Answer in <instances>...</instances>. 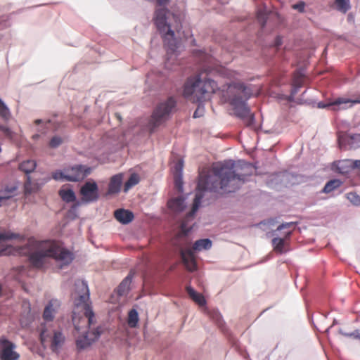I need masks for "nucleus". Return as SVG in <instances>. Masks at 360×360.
Returning a JSON list of instances; mask_svg holds the SVG:
<instances>
[{
	"label": "nucleus",
	"mask_w": 360,
	"mask_h": 360,
	"mask_svg": "<svg viewBox=\"0 0 360 360\" xmlns=\"http://www.w3.org/2000/svg\"><path fill=\"white\" fill-rule=\"evenodd\" d=\"M256 170L255 165L243 160H239L236 164L235 161L228 160L214 166L212 173L198 181L191 209L182 219V230L186 233L192 231L193 227L187 226L201 206L205 192L219 193L221 191L222 193H234L245 183L251 181V176Z\"/></svg>",
	"instance_id": "obj_1"
},
{
	"label": "nucleus",
	"mask_w": 360,
	"mask_h": 360,
	"mask_svg": "<svg viewBox=\"0 0 360 360\" xmlns=\"http://www.w3.org/2000/svg\"><path fill=\"white\" fill-rule=\"evenodd\" d=\"M216 82L210 78L202 79L200 75L187 79L183 86L184 97L192 102L205 101V94L209 91L214 92Z\"/></svg>",
	"instance_id": "obj_2"
},
{
	"label": "nucleus",
	"mask_w": 360,
	"mask_h": 360,
	"mask_svg": "<svg viewBox=\"0 0 360 360\" xmlns=\"http://www.w3.org/2000/svg\"><path fill=\"white\" fill-rule=\"evenodd\" d=\"M231 86L238 91L231 96L229 103L236 117H244L250 111L248 101L252 96V89L243 82H233Z\"/></svg>",
	"instance_id": "obj_3"
},
{
	"label": "nucleus",
	"mask_w": 360,
	"mask_h": 360,
	"mask_svg": "<svg viewBox=\"0 0 360 360\" xmlns=\"http://www.w3.org/2000/svg\"><path fill=\"white\" fill-rule=\"evenodd\" d=\"M177 101L174 96H169L165 101L160 102L154 109L147 128L153 133L162 123L170 117L174 109L176 108Z\"/></svg>",
	"instance_id": "obj_4"
},
{
	"label": "nucleus",
	"mask_w": 360,
	"mask_h": 360,
	"mask_svg": "<svg viewBox=\"0 0 360 360\" xmlns=\"http://www.w3.org/2000/svg\"><path fill=\"white\" fill-rule=\"evenodd\" d=\"M171 13L166 8L157 9L155 12L154 22L158 31L162 34L164 38L167 37H174L175 33L171 27V25L168 22V15Z\"/></svg>",
	"instance_id": "obj_5"
},
{
	"label": "nucleus",
	"mask_w": 360,
	"mask_h": 360,
	"mask_svg": "<svg viewBox=\"0 0 360 360\" xmlns=\"http://www.w3.org/2000/svg\"><path fill=\"white\" fill-rule=\"evenodd\" d=\"M51 258L59 263L60 269L69 266L75 259L72 252L64 247L57 245L50 246Z\"/></svg>",
	"instance_id": "obj_6"
},
{
	"label": "nucleus",
	"mask_w": 360,
	"mask_h": 360,
	"mask_svg": "<svg viewBox=\"0 0 360 360\" xmlns=\"http://www.w3.org/2000/svg\"><path fill=\"white\" fill-rule=\"evenodd\" d=\"M210 317L212 320L221 329L223 333L226 336L232 347H234L238 353H240L241 355H243V349L240 347L238 340L234 338L231 333L226 328L225 323L223 320V317L221 313L218 310H213L210 313Z\"/></svg>",
	"instance_id": "obj_7"
},
{
	"label": "nucleus",
	"mask_w": 360,
	"mask_h": 360,
	"mask_svg": "<svg viewBox=\"0 0 360 360\" xmlns=\"http://www.w3.org/2000/svg\"><path fill=\"white\" fill-rule=\"evenodd\" d=\"M93 171V167L82 164H75L65 168V172L68 173L70 182H79L83 181Z\"/></svg>",
	"instance_id": "obj_8"
},
{
	"label": "nucleus",
	"mask_w": 360,
	"mask_h": 360,
	"mask_svg": "<svg viewBox=\"0 0 360 360\" xmlns=\"http://www.w3.org/2000/svg\"><path fill=\"white\" fill-rule=\"evenodd\" d=\"M82 201L89 204L97 201L99 198V189L98 184L94 180L86 181L80 188Z\"/></svg>",
	"instance_id": "obj_9"
},
{
	"label": "nucleus",
	"mask_w": 360,
	"mask_h": 360,
	"mask_svg": "<svg viewBox=\"0 0 360 360\" xmlns=\"http://www.w3.org/2000/svg\"><path fill=\"white\" fill-rule=\"evenodd\" d=\"M16 345L6 336L0 338V360H18L20 354L15 351Z\"/></svg>",
	"instance_id": "obj_10"
},
{
	"label": "nucleus",
	"mask_w": 360,
	"mask_h": 360,
	"mask_svg": "<svg viewBox=\"0 0 360 360\" xmlns=\"http://www.w3.org/2000/svg\"><path fill=\"white\" fill-rule=\"evenodd\" d=\"M50 247L38 248L29 254L28 259L30 264L35 268H42L46 260L51 258Z\"/></svg>",
	"instance_id": "obj_11"
},
{
	"label": "nucleus",
	"mask_w": 360,
	"mask_h": 360,
	"mask_svg": "<svg viewBox=\"0 0 360 360\" xmlns=\"http://www.w3.org/2000/svg\"><path fill=\"white\" fill-rule=\"evenodd\" d=\"M338 142L340 148L346 149L347 147L350 149H356L360 148V134H339Z\"/></svg>",
	"instance_id": "obj_12"
},
{
	"label": "nucleus",
	"mask_w": 360,
	"mask_h": 360,
	"mask_svg": "<svg viewBox=\"0 0 360 360\" xmlns=\"http://www.w3.org/2000/svg\"><path fill=\"white\" fill-rule=\"evenodd\" d=\"M79 290L82 293H79L77 297L74 299V306L77 308L82 307L85 311L86 304H89L88 301L90 298V292L87 282L82 281L81 285L78 287Z\"/></svg>",
	"instance_id": "obj_13"
},
{
	"label": "nucleus",
	"mask_w": 360,
	"mask_h": 360,
	"mask_svg": "<svg viewBox=\"0 0 360 360\" xmlns=\"http://www.w3.org/2000/svg\"><path fill=\"white\" fill-rule=\"evenodd\" d=\"M354 160L350 159L334 161L332 163V169L342 174H349L354 169Z\"/></svg>",
	"instance_id": "obj_14"
},
{
	"label": "nucleus",
	"mask_w": 360,
	"mask_h": 360,
	"mask_svg": "<svg viewBox=\"0 0 360 360\" xmlns=\"http://www.w3.org/2000/svg\"><path fill=\"white\" fill-rule=\"evenodd\" d=\"M186 198L187 196L184 195H180L171 198L167 202L168 208L176 214L184 212L187 207V204L186 202Z\"/></svg>",
	"instance_id": "obj_15"
},
{
	"label": "nucleus",
	"mask_w": 360,
	"mask_h": 360,
	"mask_svg": "<svg viewBox=\"0 0 360 360\" xmlns=\"http://www.w3.org/2000/svg\"><path fill=\"white\" fill-rule=\"evenodd\" d=\"M123 181V174L118 173L112 176L110 179L107 195H115L120 192Z\"/></svg>",
	"instance_id": "obj_16"
},
{
	"label": "nucleus",
	"mask_w": 360,
	"mask_h": 360,
	"mask_svg": "<svg viewBox=\"0 0 360 360\" xmlns=\"http://www.w3.org/2000/svg\"><path fill=\"white\" fill-rule=\"evenodd\" d=\"M114 217L120 224L127 225L133 221L134 219V214L133 212L129 210L120 208L115 211Z\"/></svg>",
	"instance_id": "obj_17"
},
{
	"label": "nucleus",
	"mask_w": 360,
	"mask_h": 360,
	"mask_svg": "<svg viewBox=\"0 0 360 360\" xmlns=\"http://www.w3.org/2000/svg\"><path fill=\"white\" fill-rule=\"evenodd\" d=\"M292 235V231H288L284 233V237L280 238L278 236L274 237L272 239V245L274 247V250L279 253L283 254L286 252L285 245H286V239L290 238Z\"/></svg>",
	"instance_id": "obj_18"
},
{
	"label": "nucleus",
	"mask_w": 360,
	"mask_h": 360,
	"mask_svg": "<svg viewBox=\"0 0 360 360\" xmlns=\"http://www.w3.org/2000/svg\"><path fill=\"white\" fill-rule=\"evenodd\" d=\"M134 274L130 272L119 284L116 289L118 296H123L128 293L130 290V285L132 282Z\"/></svg>",
	"instance_id": "obj_19"
},
{
	"label": "nucleus",
	"mask_w": 360,
	"mask_h": 360,
	"mask_svg": "<svg viewBox=\"0 0 360 360\" xmlns=\"http://www.w3.org/2000/svg\"><path fill=\"white\" fill-rule=\"evenodd\" d=\"M186 291L189 297L191 298L199 306L202 307L207 304L206 300L204 296L198 292L191 285L186 286Z\"/></svg>",
	"instance_id": "obj_20"
},
{
	"label": "nucleus",
	"mask_w": 360,
	"mask_h": 360,
	"mask_svg": "<svg viewBox=\"0 0 360 360\" xmlns=\"http://www.w3.org/2000/svg\"><path fill=\"white\" fill-rule=\"evenodd\" d=\"M212 246V241L210 238H202L195 241L193 250H190L188 252L192 254L193 251L201 252L203 250H208Z\"/></svg>",
	"instance_id": "obj_21"
},
{
	"label": "nucleus",
	"mask_w": 360,
	"mask_h": 360,
	"mask_svg": "<svg viewBox=\"0 0 360 360\" xmlns=\"http://www.w3.org/2000/svg\"><path fill=\"white\" fill-rule=\"evenodd\" d=\"M93 343L89 337V330L84 332L82 336L79 337L75 341V345L78 350H84L91 346Z\"/></svg>",
	"instance_id": "obj_22"
},
{
	"label": "nucleus",
	"mask_w": 360,
	"mask_h": 360,
	"mask_svg": "<svg viewBox=\"0 0 360 360\" xmlns=\"http://www.w3.org/2000/svg\"><path fill=\"white\" fill-rule=\"evenodd\" d=\"M60 198L66 203L73 202L77 200L75 192L72 188L62 187L58 191Z\"/></svg>",
	"instance_id": "obj_23"
},
{
	"label": "nucleus",
	"mask_w": 360,
	"mask_h": 360,
	"mask_svg": "<svg viewBox=\"0 0 360 360\" xmlns=\"http://www.w3.org/2000/svg\"><path fill=\"white\" fill-rule=\"evenodd\" d=\"M65 338L60 331H55L51 344V349L53 352H58L64 344Z\"/></svg>",
	"instance_id": "obj_24"
},
{
	"label": "nucleus",
	"mask_w": 360,
	"mask_h": 360,
	"mask_svg": "<svg viewBox=\"0 0 360 360\" xmlns=\"http://www.w3.org/2000/svg\"><path fill=\"white\" fill-rule=\"evenodd\" d=\"M37 162L34 160H26L19 164V170L25 172V174H30L37 168Z\"/></svg>",
	"instance_id": "obj_25"
},
{
	"label": "nucleus",
	"mask_w": 360,
	"mask_h": 360,
	"mask_svg": "<svg viewBox=\"0 0 360 360\" xmlns=\"http://www.w3.org/2000/svg\"><path fill=\"white\" fill-rule=\"evenodd\" d=\"M342 184L341 180L338 179H333L328 181L322 190L320 191L321 193H330L339 188Z\"/></svg>",
	"instance_id": "obj_26"
},
{
	"label": "nucleus",
	"mask_w": 360,
	"mask_h": 360,
	"mask_svg": "<svg viewBox=\"0 0 360 360\" xmlns=\"http://www.w3.org/2000/svg\"><path fill=\"white\" fill-rule=\"evenodd\" d=\"M304 74L302 72L301 70L297 71V75L294 78L293 82L292 84L291 91L292 94H297L300 91V88L304 84Z\"/></svg>",
	"instance_id": "obj_27"
},
{
	"label": "nucleus",
	"mask_w": 360,
	"mask_h": 360,
	"mask_svg": "<svg viewBox=\"0 0 360 360\" xmlns=\"http://www.w3.org/2000/svg\"><path fill=\"white\" fill-rule=\"evenodd\" d=\"M21 236L19 233H13L11 231H0V243L12 240L14 239L20 238ZM6 250L1 249L0 250V256L5 254Z\"/></svg>",
	"instance_id": "obj_28"
},
{
	"label": "nucleus",
	"mask_w": 360,
	"mask_h": 360,
	"mask_svg": "<svg viewBox=\"0 0 360 360\" xmlns=\"http://www.w3.org/2000/svg\"><path fill=\"white\" fill-rule=\"evenodd\" d=\"M338 101V98L335 99L333 101L324 102L320 101L317 103V107L321 109L328 108L331 109L333 110H339L342 109H346V107L342 106V104L337 103Z\"/></svg>",
	"instance_id": "obj_29"
},
{
	"label": "nucleus",
	"mask_w": 360,
	"mask_h": 360,
	"mask_svg": "<svg viewBox=\"0 0 360 360\" xmlns=\"http://www.w3.org/2000/svg\"><path fill=\"white\" fill-rule=\"evenodd\" d=\"M139 181L140 177L137 174L133 173L130 174L128 179L124 184L123 191L127 193L133 186L137 185Z\"/></svg>",
	"instance_id": "obj_30"
},
{
	"label": "nucleus",
	"mask_w": 360,
	"mask_h": 360,
	"mask_svg": "<svg viewBox=\"0 0 360 360\" xmlns=\"http://www.w3.org/2000/svg\"><path fill=\"white\" fill-rule=\"evenodd\" d=\"M84 314L88 319L87 328L90 330L91 326L96 322L94 311L90 304H86Z\"/></svg>",
	"instance_id": "obj_31"
},
{
	"label": "nucleus",
	"mask_w": 360,
	"mask_h": 360,
	"mask_svg": "<svg viewBox=\"0 0 360 360\" xmlns=\"http://www.w3.org/2000/svg\"><path fill=\"white\" fill-rule=\"evenodd\" d=\"M336 9L342 13H346L351 8L350 0H335Z\"/></svg>",
	"instance_id": "obj_32"
},
{
	"label": "nucleus",
	"mask_w": 360,
	"mask_h": 360,
	"mask_svg": "<svg viewBox=\"0 0 360 360\" xmlns=\"http://www.w3.org/2000/svg\"><path fill=\"white\" fill-rule=\"evenodd\" d=\"M87 330H89V334H91L92 335V337L90 338L91 339L92 342L94 343L99 340L101 335L103 333L104 326L102 325H99L95 328H91L90 330L87 329Z\"/></svg>",
	"instance_id": "obj_33"
},
{
	"label": "nucleus",
	"mask_w": 360,
	"mask_h": 360,
	"mask_svg": "<svg viewBox=\"0 0 360 360\" xmlns=\"http://www.w3.org/2000/svg\"><path fill=\"white\" fill-rule=\"evenodd\" d=\"M139 313L136 309H131L128 314V325L131 328H135L139 322Z\"/></svg>",
	"instance_id": "obj_34"
},
{
	"label": "nucleus",
	"mask_w": 360,
	"mask_h": 360,
	"mask_svg": "<svg viewBox=\"0 0 360 360\" xmlns=\"http://www.w3.org/2000/svg\"><path fill=\"white\" fill-rule=\"evenodd\" d=\"M0 117L5 121L9 120L11 117L8 107L1 98H0Z\"/></svg>",
	"instance_id": "obj_35"
},
{
	"label": "nucleus",
	"mask_w": 360,
	"mask_h": 360,
	"mask_svg": "<svg viewBox=\"0 0 360 360\" xmlns=\"http://www.w3.org/2000/svg\"><path fill=\"white\" fill-rule=\"evenodd\" d=\"M269 18V13L265 9H260L257 13V19L261 27H265Z\"/></svg>",
	"instance_id": "obj_36"
},
{
	"label": "nucleus",
	"mask_w": 360,
	"mask_h": 360,
	"mask_svg": "<svg viewBox=\"0 0 360 360\" xmlns=\"http://www.w3.org/2000/svg\"><path fill=\"white\" fill-rule=\"evenodd\" d=\"M337 103L342 104V106H345L346 108L352 107L354 104L360 103V96L355 99L340 97Z\"/></svg>",
	"instance_id": "obj_37"
},
{
	"label": "nucleus",
	"mask_w": 360,
	"mask_h": 360,
	"mask_svg": "<svg viewBox=\"0 0 360 360\" xmlns=\"http://www.w3.org/2000/svg\"><path fill=\"white\" fill-rule=\"evenodd\" d=\"M69 176V174L65 172V169H63V171L60 169L56 170L52 174L53 179L56 181H70V179L68 178Z\"/></svg>",
	"instance_id": "obj_38"
},
{
	"label": "nucleus",
	"mask_w": 360,
	"mask_h": 360,
	"mask_svg": "<svg viewBox=\"0 0 360 360\" xmlns=\"http://www.w3.org/2000/svg\"><path fill=\"white\" fill-rule=\"evenodd\" d=\"M53 306L51 303H49L44 310L43 318L46 321H51L53 319Z\"/></svg>",
	"instance_id": "obj_39"
},
{
	"label": "nucleus",
	"mask_w": 360,
	"mask_h": 360,
	"mask_svg": "<svg viewBox=\"0 0 360 360\" xmlns=\"http://www.w3.org/2000/svg\"><path fill=\"white\" fill-rule=\"evenodd\" d=\"M346 197L352 205L360 206V196L356 192H349Z\"/></svg>",
	"instance_id": "obj_40"
},
{
	"label": "nucleus",
	"mask_w": 360,
	"mask_h": 360,
	"mask_svg": "<svg viewBox=\"0 0 360 360\" xmlns=\"http://www.w3.org/2000/svg\"><path fill=\"white\" fill-rule=\"evenodd\" d=\"M174 186L179 193L184 192L183 176L180 174L174 176Z\"/></svg>",
	"instance_id": "obj_41"
},
{
	"label": "nucleus",
	"mask_w": 360,
	"mask_h": 360,
	"mask_svg": "<svg viewBox=\"0 0 360 360\" xmlns=\"http://www.w3.org/2000/svg\"><path fill=\"white\" fill-rule=\"evenodd\" d=\"M245 122L247 127H252L254 125L255 122V115L251 113V110L244 117H238Z\"/></svg>",
	"instance_id": "obj_42"
},
{
	"label": "nucleus",
	"mask_w": 360,
	"mask_h": 360,
	"mask_svg": "<svg viewBox=\"0 0 360 360\" xmlns=\"http://www.w3.org/2000/svg\"><path fill=\"white\" fill-rule=\"evenodd\" d=\"M63 142V139L58 135L53 136L49 141V146L51 148H57Z\"/></svg>",
	"instance_id": "obj_43"
},
{
	"label": "nucleus",
	"mask_w": 360,
	"mask_h": 360,
	"mask_svg": "<svg viewBox=\"0 0 360 360\" xmlns=\"http://www.w3.org/2000/svg\"><path fill=\"white\" fill-rule=\"evenodd\" d=\"M339 333L345 337L352 338L360 340V329H356L351 333H347L343 331L342 328H340Z\"/></svg>",
	"instance_id": "obj_44"
},
{
	"label": "nucleus",
	"mask_w": 360,
	"mask_h": 360,
	"mask_svg": "<svg viewBox=\"0 0 360 360\" xmlns=\"http://www.w3.org/2000/svg\"><path fill=\"white\" fill-rule=\"evenodd\" d=\"M203 102H194L195 103H198V108L193 112V118H198L203 115L204 113V107H203Z\"/></svg>",
	"instance_id": "obj_45"
},
{
	"label": "nucleus",
	"mask_w": 360,
	"mask_h": 360,
	"mask_svg": "<svg viewBox=\"0 0 360 360\" xmlns=\"http://www.w3.org/2000/svg\"><path fill=\"white\" fill-rule=\"evenodd\" d=\"M297 225L296 223L295 222H285V223H282L281 224H280L276 230H275L273 233H272V235L273 236H275V235H277L276 234V232L277 231H280L281 230H283V229H288V228H290L292 226H294L295 227Z\"/></svg>",
	"instance_id": "obj_46"
},
{
	"label": "nucleus",
	"mask_w": 360,
	"mask_h": 360,
	"mask_svg": "<svg viewBox=\"0 0 360 360\" xmlns=\"http://www.w3.org/2000/svg\"><path fill=\"white\" fill-rule=\"evenodd\" d=\"M184 160H179L174 165V176L181 174L183 176Z\"/></svg>",
	"instance_id": "obj_47"
},
{
	"label": "nucleus",
	"mask_w": 360,
	"mask_h": 360,
	"mask_svg": "<svg viewBox=\"0 0 360 360\" xmlns=\"http://www.w3.org/2000/svg\"><path fill=\"white\" fill-rule=\"evenodd\" d=\"M73 204L71 205L68 212L70 215H74V217H77L76 212L78 207L81 205V202L79 200H76L72 202Z\"/></svg>",
	"instance_id": "obj_48"
},
{
	"label": "nucleus",
	"mask_w": 360,
	"mask_h": 360,
	"mask_svg": "<svg viewBox=\"0 0 360 360\" xmlns=\"http://www.w3.org/2000/svg\"><path fill=\"white\" fill-rule=\"evenodd\" d=\"M0 131L2 132L4 134V135L8 138H12V136H13L12 130L9 127H8L5 125L1 124H0Z\"/></svg>",
	"instance_id": "obj_49"
},
{
	"label": "nucleus",
	"mask_w": 360,
	"mask_h": 360,
	"mask_svg": "<svg viewBox=\"0 0 360 360\" xmlns=\"http://www.w3.org/2000/svg\"><path fill=\"white\" fill-rule=\"evenodd\" d=\"M306 4L303 1H300L297 4H295L292 6V8L294 10H297L300 13H304L305 8Z\"/></svg>",
	"instance_id": "obj_50"
},
{
	"label": "nucleus",
	"mask_w": 360,
	"mask_h": 360,
	"mask_svg": "<svg viewBox=\"0 0 360 360\" xmlns=\"http://www.w3.org/2000/svg\"><path fill=\"white\" fill-rule=\"evenodd\" d=\"M170 37L172 38V39L168 42L169 49L172 51H175L176 49H177L176 39L174 38V36L173 37Z\"/></svg>",
	"instance_id": "obj_51"
},
{
	"label": "nucleus",
	"mask_w": 360,
	"mask_h": 360,
	"mask_svg": "<svg viewBox=\"0 0 360 360\" xmlns=\"http://www.w3.org/2000/svg\"><path fill=\"white\" fill-rule=\"evenodd\" d=\"M282 44H283V40H282L281 37L279 35L276 36L274 41L273 46L276 49H279L281 47V46L282 45Z\"/></svg>",
	"instance_id": "obj_52"
},
{
	"label": "nucleus",
	"mask_w": 360,
	"mask_h": 360,
	"mask_svg": "<svg viewBox=\"0 0 360 360\" xmlns=\"http://www.w3.org/2000/svg\"><path fill=\"white\" fill-rule=\"evenodd\" d=\"M18 189V186H6L4 188V193L9 194L8 195L13 196L12 193H13Z\"/></svg>",
	"instance_id": "obj_53"
},
{
	"label": "nucleus",
	"mask_w": 360,
	"mask_h": 360,
	"mask_svg": "<svg viewBox=\"0 0 360 360\" xmlns=\"http://www.w3.org/2000/svg\"><path fill=\"white\" fill-rule=\"evenodd\" d=\"M72 319L74 325V328L77 331L80 330V326L79 325V323L76 321V313L75 311L72 312Z\"/></svg>",
	"instance_id": "obj_54"
},
{
	"label": "nucleus",
	"mask_w": 360,
	"mask_h": 360,
	"mask_svg": "<svg viewBox=\"0 0 360 360\" xmlns=\"http://www.w3.org/2000/svg\"><path fill=\"white\" fill-rule=\"evenodd\" d=\"M46 330L45 328H43L41 329L40 333H39V340L40 342L43 344L46 340V338L45 336V333H46Z\"/></svg>",
	"instance_id": "obj_55"
},
{
	"label": "nucleus",
	"mask_w": 360,
	"mask_h": 360,
	"mask_svg": "<svg viewBox=\"0 0 360 360\" xmlns=\"http://www.w3.org/2000/svg\"><path fill=\"white\" fill-rule=\"evenodd\" d=\"M278 174H274L271 176V179L268 181L267 184L270 186H272V184H273V181L275 180L276 181V184H278L279 181L278 180Z\"/></svg>",
	"instance_id": "obj_56"
},
{
	"label": "nucleus",
	"mask_w": 360,
	"mask_h": 360,
	"mask_svg": "<svg viewBox=\"0 0 360 360\" xmlns=\"http://www.w3.org/2000/svg\"><path fill=\"white\" fill-rule=\"evenodd\" d=\"M8 25V20L5 18H0V30L4 29Z\"/></svg>",
	"instance_id": "obj_57"
},
{
	"label": "nucleus",
	"mask_w": 360,
	"mask_h": 360,
	"mask_svg": "<svg viewBox=\"0 0 360 360\" xmlns=\"http://www.w3.org/2000/svg\"><path fill=\"white\" fill-rule=\"evenodd\" d=\"M197 269V264L195 262H193L191 266H188V270L191 272H194Z\"/></svg>",
	"instance_id": "obj_58"
},
{
	"label": "nucleus",
	"mask_w": 360,
	"mask_h": 360,
	"mask_svg": "<svg viewBox=\"0 0 360 360\" xmlns=\"http://www.w3.org/2000/svg\"><path fill=\"white\" fill-rule=\"evenodd\" d=\"M296 94H292V92L290 91V95L287 97V100L289 102H294L295 101V96Z\"/></svg>",
	"instance_id": "obj_59"
},
{
	"label": "nucleus",
	"mask_w": 360,
	"mask_h": 360,
	"mask_svg": "<svg viewBox=\"0 0 360 360\" xmlns=\"http://www.w3.org/2000/svg\"><path fill=\"white\" fill-rule=\"evenodd\" d=\"M353 164L354 165V169H357L360 170V160H354Z\"/></svg>",
	"instance_id": "obj_60"
},
{
	"label": "nucleus",
	"mask_w": 360,
	"mask_h": 360,
	"mask_svg": "<svg viewBox=\"0 0 360 360\" xmlns=\"http://www.w3.org/2000/svg\"><path fill=\"white\" fill-rule=\"evenodd\" d=\"M32 183L31 176L30 174H26V182H25V186H30Z\"/></svg>",
	"instance_id": "obj_61"
},
{
	"label": "nucleus",
	"mask_w": 360,
	"mask_h": 360,
	"mask_svg": "<svg viewBox=\"0 0 360 360\" xmlns=\"http://www.w3.org/2000/svg\"><path fill=\"white\" fill-rule=\"evenodd\" d=\"M11 198V195H2V196H0V206H1V202L4 200H8Z\"/></svg>",
	"instance_id": "obj_62"
},
{
	"label": "nucleus",
	"mask_w": 360,
	"mask_h": 360,
	"mask_svg": "<svg viewBox=\"0 0 360 360\" xmlns=\"http://www.w3.org/2000/svg\"><path fill=\"white\" fill-rule=\"evenodd\" d=\"M44 122L43 120L41 119H37L35 121H34V123L35 124L37 125H39L40 124H42Z\"/></svg>",
	"instance_id": "obj_63"
},
{
	"label": "nucleus",
	"mask_w": 360,
	"mask_h": 360,
	"mask_svg": "<svg viewBox=\"0 0 360 360\" xmlns=\"http://www.w3.org/2000/svg\"><path fill=\"white\" fill-rule=\"evenodd\" d=\"M3 296V286L0 283V298Z\"/></svg>",
	"instance_id": "obj_64"
}]
</instances>
